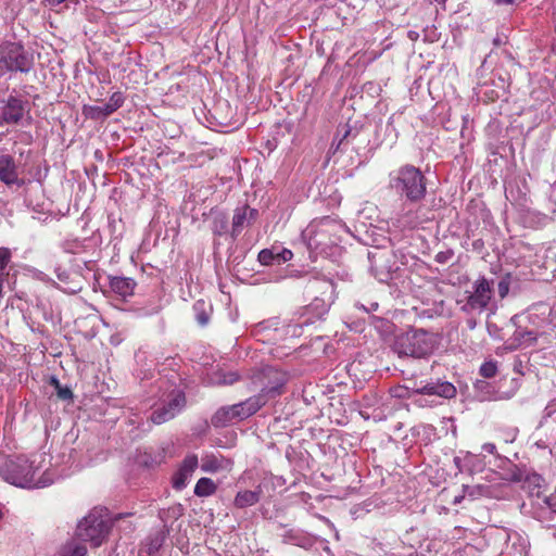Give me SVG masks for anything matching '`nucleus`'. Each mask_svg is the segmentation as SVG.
Masks as SVG:
<instances>
[{
  "label": "nucleus",
  "mask_w": 556,
  "mask_h": 556,
  "mask_svg": "<svg viewBox=\"0 0 556 556\" xmlns=\"http://www.w3.org/2000/svg\"><path fill=\"white\" fill-rule=\"evenodd\" d=\"M439 344L440 337L437 333L410 327L395 337L392 348L400 357L428 358Z\"/></svg>",
  "instance_id": "nucleus-1"
},
{
  "label": "nucleus",
  "mask_w": 556,
  "mask_h": 556,
  "mask_svg": "<svg viewBox=\"0 0 556 556\" xmlns=\"http://www.w3.org/2000/svg\"><path fill=\"white\" fill-rule=\"evenodd\" d=\"M37 470L38 468L34 466V462L24 456H17L5 459L0 467V476L5 482L18 488L39 489L52 484L53 480L47 471L39 479H36Z\"/></svg>",
  "instance_id": "nucleus-2"
},
{
  "label": "nucleus",
  "mask_w": 556,
  "mask_h": 556,
  "mask_svg": "<svg viewBox=\"0 0 556 556\" xmlns=\"http://www.w3.org/2000/svg\"><path fill=\"white\" fill-rule=\"evenodd\" d=\"M390 188L409 203H419L427 193V179L414 165H403L390 174Z\"/></svg>",
  "instance_id": "nucleus-3"
},
{
  "label": "nucleus",
  "mask_w": 556,
  "mask_h": 556,
  "mask_svg": "<svg viewBox=\"0 0 556 556\" xmlns=\"http://www.w3.org/2000/svg\"><path fill=\"white\" fill-rule=\"evenodd\" d=\"M34 66V53L21 41L5 40L0 43V76L8 73L28 74Z\"/></svg>",
  "instance_id": "nucleus-4"
},
{
  "label": "nucleus",
  "mask_w": 556,
  "mask_h": 556,
  "mask_svg": "<svg viewBox=\"0 0 556 556\" xmlns=\"http://www.w3.org/2000/svg\"><path fill=\"white\" fill-rule=\"evenodd\" d=\"M111 519L103 509H92L77 525L75 534L85 542H90L92 546H100L108 538L111 529Z\"/></svg>",
  "instance_id": "nucleus-5"
},
{
  "label": "nucleus",
  "mask_w": 556,
  "mask_h": 556,
  "mask_svg": "<svg viewBox=\"0 0 556 556\" xmlns=\"http://www.w3.org/2000/svg\"><path fill=\"white\" fill-rule=\"evenodd\" d=\"M2 103L0 126L3 124L20 125L25 117L31 119L29 101L18 94L16 90H13L7 99L2 100Z\"/></svg>",
  "instance_id": "nucleus-6"
},
{
  "label": "nucleus",
  "mask_w": 556,
  "mask_h": 556,
  "mask_svg": "<svg viewBox=\"0 0 556 556\" xmlns=\"http://www.w3.org/2000/svg\"><path fill=\"white\" fill-rule=\"evenodd\" d=\"M492 295V283L485 277H480L473 282L472 292L467 296L463 309L466 312H482L488 307Z\"/></svg>",
  "instance_id": "nucleus-7"
},
{
  "label": "nucleus",
  "mask_w": 556,
  "mask_h": 556,
  "mask_svg": "<svg viewBox=\"0 0 556 556\" xmlns=\"http://www.w3.org/2000/svg\"><path fill=\"white\" fill-rule=\"evenodd\" d=\"M283 383H280L273 388H265L263 392L249 397L248 400L237 403V407L239 410V419H245L252 415H254L258 409H261L267 402L266 395L270 394L271 396H276L280 394V389Z\"/></svg>",
  "instance_id": "nucleus-8"
},
{
  "label": "nucleus",
  "mask_w": 556,
  "mask_h": 556,
  "mask_svg": "<svg viewBox=\"0 0 556 556\" xmlns=\"http://www.w3.org/2000/svg\"><path fill=\"white\" fill-rule=\"evenodd\" d=\"M413 390L418 394L437 395L443 399H452L456 395L455 386L441 378H430L427 381H420L419 386Z\"/></svg>",
  "instance_id": "nucleus-9"
},
{
  "label": "nucleus",
  "mask_w": 556,
  "mask_h": 556,
  "mask_svg": "<svg viewBox=\"0 0 556 556\" xmlns=\"http://www.w3.org/2000/svg\"><path fill=\"white\" fill-rule=\"evenodd\" d=\"M258 217V211L248 204L237 207L233 211L230 238L235 241L245 227L251 226Z\"/></svg>",
  "instance_id": "nucleus-10"
},
{
  "label": "nucleus",
  "mask_w": 556,
  "mask_h": 556,
  "mask_svg": "<svg viewBox=\"0 0 556 556\" xmlns=\"http://www.w3.org/2000/svg\"><path fill=\"white\" fill-rule=\"evenodd\" d=\"M370 261V269L376 279L380 282H387L392 279L394 271L392 255L386 252L372 253L368 255Z\"/></svg>",
  "instance_id": "nucleus-11"
},
{
  "label": "nucleus",
  "mask_w": 556,
  "mask_h": 556,
  "mask_svg": "<svg viewBox=\"0 0 556 556\" xmlns=\"http://www.w3.org/2000/svg\"><path fill=\"white\" fill-rule=\"evenodd\" d=\"M199 466L198 456L194 454L187 455L181 462L177 471L173 475V488L180 491L186 488L189 479Z\"/></svg>",
  "instance_id": "nucleus-12"
},
{
  "label": "nucleus",
  "mask_w": 556,
  "mask_h": 556,
  "mask_svg": "<svg viewBox=\"0 0 556 556\" xmlns=\"http://www.w3.org/2000/svg\"><path fill=\"white\" fill-rule=\"evenodd\" d=\"M0 181L7 186H24L25 181L18 178L17 166L13 156L9 154L0 155Z\"/></svg>",
  "instance_id": "nucleus-13"
},
{
  "label": "nucleus",
  "mask_w": 556,
  "mask_h": 556,
  "mask_svg": "<svg viewBox=\"0 0 556 556\" xmlns=\"http://www.w3.org/2000/svg\"><path fill=\"white\" fill-rule=\"evenodd\" d=\"M312 288L324 289L323 294H328L327 300L324 298H315L314 301L308 306L311 311L315 312L317 317H321L329 311L331 295L333 293L334 287L331 281L325 280L313 282Z\"/></svg>",
  "instance_id": "nucleus-14"
},
{
  "label": "nucleus",
  "mask_w": 556,
  "mask_h": 556,
  "mask_svg": "<svg viewBox=\"0 0 556 556\" xmlns=\"http://www.w3.org/2000/svg\"><path fill=\"white\" fill-rule=\"evenodd\" d=\"M293 257V253L289 249H282L279 252L275 251V248L271 249H263L258 253V261L262 265L269 266V265H281L288 261H290Z\"/></svg>",
  "instance_id": "nucleus-15"
},
{
  "label": "nucleus",
  "mask_w": 556,
  "mask_h": 556,
  "mask_svg": "<svg viewBox=\"0 0 556 556\" xmlns=\"http://www.w3.org/2000/svg\"><path fill=\"white\" fill-rule=\"evenodd\" d=\"M109 285L112 292L126 299L134 294L136 281L127 277H111Z\"/></svg>",
  "instance_id": "nucleus-16"
},
{
  "label": "nucleus",
  "mask_w": 556,
  "mask_h": 556,
  "mask_svg": "<svg viewBox=\"0 0 556 556\" xmlns=\"http://www.w3.org/2000/svg\"><path fill=\"white\" fill-rule=\"evenodd\" d=\"M233 419H239V410L236 404L220 407L212 416V425L214 427H224Z\"/></svg>",
  "instance_id": "nucleus-17"
},
{
  "label": "nucleus",
  "mask_w": 556,
  "mask_h": 556,
  "mask_svg": "<svg viewBox=\"0 0 556 556\" xmlns=\"http://www.w3.org/2000/svg\"><path fill=\"white\" fill-rule=\"evenodd\" d=\"M262 496V489L257 486L255 490L239 491L233 500V506L237 508H247L255 505Z\"/></svg>",
  "instance_id": "nucleus-18"
},
{
  "label": "nucleus",
  "mask_w": 556,
  "mask_h": 556,
  "mask_svg": "<svg viewBox=\"0 0 556 556\" xmlns=\"http://www.w3.org/2000/svg\"><path fill=\"white\" fill-rule=\"evenodd\" d=\"M87 547L85 541L79 539L76 534L75 538L66 541L60 548V556H86Z\"/></svg>",
  "instance_id": "nucleus-19"
},
{
  "label": "nucleus",
  "mask_w": 556,
  "mask_h": 556,
  "mask_svg": "<svg viewBox=\"0 0 556 556\" xmlns=\"http://www.w3.org/2000/svg\"><path fill=\"white\" fill-rule=\"evenodd\" d=\"M165 408L173 413L174 416L179 414L182 408L186 406V396L184 391L179 389H174L169 395L168 400L163 405Z\"/></svg>",
  "instance_id": "nucleus-20"
},
{
  "label": "nucleus",
  "mask_w": 556,
  "mask_h": 556,
  "mask_svg": "<svg viewBox=\"0 0 556 556\" xmlns=\"http://www.w3.org/2000/svg\"><path fill=\"white\" fill-rule=\"evenodd\" d=\"M545 505L541 506L538 511V518L540 521L545 522L547 527L556 526V503L552 502L551 498L544 501Z\"/></svg>",
  "instance_id": "nucleus-21"
},
{
  "label": "nucleus",
  "mask_w": 556,
  "mask_h": 556,
  "mask_svg": "<svg viewBox=\"0 0 556 556\" xmlns=\"http://www.w3.org/2000/svg\"><path fill=\"white\" fill-rule=\"evenodd\" d=\"M83 114L90 119H104L112 114L106 104L103 105H84Z\"/></svg>",
  "instance_id": "nucleus-22"
},
{
  "label": "nucleus",
  "mask_w": 556,
  "mask_h": 556,
  "mask_svg": "<svg viewBox=\"0 0 556 556\" xmlns=\"http://www.w3.org/2000/svg\"><path fill=\"white\" fill-rule=\"evenodd\" d=\"M217 486L210 478H200L194 486V494L200 497L210 496L215 493Z\"/></svg>",
  "instance_id": "nucleus-23"
},
{
  "label": "nucleus",
  "mask_w": 556,
  "mask_h": 556,
  "mask_svg": "<svg viewBox=\"0 0 556 556\" xmlns=\"http://www.w3.org/2000/svg\"><path fill=\"white\" fill-rule=\"evenodd\" d=\"M185 508L181 504H175L166 509L160 511V518L164 522V528L168 529L166 523L174 521L184 515Z\"/></svg>",
  "instance_id": "nucleus-24"
},
{
  "label": "nucleus",
  "mask_w": 556,
  "mask_h": 556,
  "mask_svg": "<svg viewBox=\"0 0 556 556\" xmlns=\"http://www.w3.org/2000/svg\"><path fill=\"white\" fill-rule=\"evenodd\" d=\"M212 231L215 236H223L230 231L228 217L226 216V214L218 213L214 215L212 219Z\"/></svg>",
  "instance_id": "nucleus-25"
},
{
  "label": "nucleus",
  "mask_w": 556,
  "mask_h": 556,
  "mask_svg": "<svg viewBox=\"0 0 556 556\" xmlns=\"http://www.w3.org/2000/svg\"><path fill=\"white\" fill-rule=\"evenodd\" d=\"M223 462L224 459L222 457L219 458L215 455H207L202 458L201 469L204 472H217L223 468Z\"/></svg>",
  "instance_id": "nucleus-26"
},
{
  "label": "nucleus",
  "mask_w": 556,
  "mask_h": 556,
  "mask_svg": "<svg viewBox=\"0 0 556 556\" xmlns=\"http://www.w3.org/2000/svg\"><path fill=\"white\" fill-rule=\"evenodd\" d=\"M514 338L519 344L527 343L532 345L536 342V333L531 330L517 329L514 333Z\"/></svg>",
  "instance_id": "nucleus-27"
},
{
  "label": "nucleus",
  "mask_w": 556,
  "mask_h": 556,
  "mask_svg": "<svg viewBox=\"0 0 556 556\" xmlns=\"http://www.w3.org/2000/svg\"><path fill=\"white\" fill-rule=\"evenodd\" d=\"M193 309L195 312V319L198 324L202 327L206 326L210 321V314L205 309V303L203 301L195 302Z\"/></svg>",
  "instance_id": "nucleus-28"
},
{
  "label": "nucleus",
  "mask_w": 556,
  "mask_h": 556,
  "mask_svg": "<svg viewBox=\"0 0 556 556\" xmlns=\"http://www.w3.org/2000/svg\"><path fill=\"white\" fill-rule=\"evenodd\" d=\"M174 417L175 416L173 415V413H169L167 408L161 406L151 414L150 419L153 424L161 425L173 419Z\"/></svg>",
  "instance_id": "nucleus-29"
},
{
  "label": "nucleus",
  "mask_w": 556,
  "mask_h": 556,
  "mask_svg": "<svg viewBox=\"0 0 556 556\" xmlns=\"http://www.w3.org/2000/svg\"><path fill=\"white\" fill-rule=\"evenodd\" d=\"M124 94L121 91H116L110 97L109 102L105 104L113 114L124 104Z\"/></svg>",
  "instance_id": "nucleus-30"
},
{
  "label": "nucleus",
  "mask_w": 556,
  "mask_h": 556,
  "mask_svg": "<svg viewBox=\"0 0 556 556\" xmlns=\"http://www.w3.org/2000/svg\"><path fill=\"white\" fill-rule=\"evenodd\" d=\"M12 258V252L9 248H0V276L4 275L7 267Z\"/></svg>",
  "instance_id": "nucleus-31"
},
{
  "label": "nucleus",
  "mask_w": 556,
  "mask_h": 556,
  "mask_svg": "<svg viewBox=\"0 0 556 556\" xmlns=\"http://www.w3.org/2000/svg\"><path fill=\"white\" fill-rule=\"evenodd\" d=\"M497 372L496 362H484L480 367V375L484 378H493Z\"/></svg>",
  "instance_id": "nucleus-32"
},
{
  "label": "nucleus",
  "mask_w": 556,
  "mask_h": 556,
  "mask_svg": "<svg viewBox=\"0 0 556 556\" xmlns=\"http://www.w3.org/2000/svg\"><path fill=\"white\" fill-rule=\"evenodd\" d=\"M511 276L510 274L505 275L497 283V293L501 299L507 296L510 288Z\"/></svg>",
  "instance_id": "nucleus-33"
},
{
  "label": "nucleus",
  "mask_w": 556,
  "mask_h": 556,
  "mask_svg": "<svg viewBox=\"0 0 556 556\" xmlns=\"http://www.w3.org/2000/svg\"><path fill=\"white\" fill-rule=\"evenodd\" d=\"M55 392H56V396L62 401L70 402L73 400V392H72L71 388L67 386L61 384L59 388H56Z\"/></svg>",
  "instance_id": "nucleus-34"
},
{
  "label": "nucleus",
  "mask_w": 556,
  "mask_h": 556,
  "mask_svg": "<svg viewBox=\"0 0 556 556\" xmlns=\"http://www.w3.org/2000/svg\"><path fill=\"white\" fill-rule=\"evenodd\" d=\"M168 532H169V529H165L164 531L160 532L155 539H153L151 541L150 548H149L150 552H155L162 546V544L165 540V536Z\"/></svg>",
  "instance_id": "nucleus-35"
},
{
  "label": "nucleus",
  "mask_w": 556,
  "mask_h": 556,
  "mask_svg": "<svg viewBox=\"0 0 556 556\" xmlns=\"http://www.w3.org/2000/svg\"><path fill=\"white\" fill-rule=\"evenodd\" d=\"M239 380L238 374L230 371L227 374H223L222 377L218 379V383L220 384H232L236 381Z\"/></svg>",
  "instance_id": "nucleus-36"
},
{
  "label": "nucleus",
  "mask_w": 556,
  "mask_h": 556,
  "mask_svg": "<svg viewBox=\"0 0 556 556\" xmlns=\"http://www.w3.org/2000/svg\"><path fill=\"white\" fill-rule=\"evenodd\" d=\"M283 542L299 544V534L294 530H289L283 534Z\"/></svg>",
  "instance_id": "nucleus-37"
},
{
  "label": "nucleus",
  "mask_w": 556,
  "mask_h": 556,
  "mask_svg": "<svg viewBox=\"0 0 556 556\" xmlns=\"http://www.w3.org/2000/svg\"><path fill=\"white\" fill-rule=\"evenodd\" d=\"M58 279L61 282H67L70 280V274L66 269L62 268L61 266H56L54 269Z\"/></svg>",
  "instance_id": "nucleus-38"
},
{
  "label": "nucleus",
  "mask_w": 556,
  "mask_h": 556,
  "mask_svg": "<svg viewBox=\"0 0 556 556\" xmlns=\"http://www.w3.org/2000/svg\"><path fill=\"white\" fill-rule=\"evenodd\" d=\"M379 304L377 302H371L369 304V306H365L364 304H361V303H355V307L358 308V309H362L366 313H371V312H375L377 311Z\"/></svg>",
  "instance_id": "nucleus-39"
},
{
  "label": "nucleus",
  "mask_w": 556,
  "mask_h": 556,
  "mask_svg": "<svg viewBox=\"0 0 556 556\" xmlns=\"http://www.w3.org/2000/svg\"><path fill=\"white\" fill-rule=\"evenodd\" d=\"M453 256V252L452 251H446V252H439L437 255H435V261L440 264H444L446 263L451 257Z\"/></svg>",
  "instance_id": "nucleus-40"
},
{
  "label": "nucleus",
  "mask_w": 556,
  "mask_h": 556,
  "mask_svg": "<svg viewBox=\"0 0 556 556\" xmlns=\"http://www.w3.org/2000/svg\"><path fill=\"white\" fill-rule=\"evenodd\" d=\"M79 247H80V244H79L78 241L66 242L64 244V251L66 253H73L74 254V253H76V249L79 248Z\"/></svg>",
  "instance_id": "nucleus-41"
},
{
  "label": "nucleus",
  "mask_w": 556,
  "mask_h": 556,
  "mask_svg": "<svg viewBox=\"0 0 556 556\" xmlns=\"http://www.w3.org/2000/svg\"><path fill=\"white\" fill-rule=\"evenodd\" d=\"M495 450H496V446L493 443H484L482 445V451H484L489 454H493L495 452Z\"/></svg>",
  "instance_id": "nucleus-42"
},
{
  "label": "nucleus",
  "mask_w": 556,
  "mask_h": 556,
  "mask_svg": "<svg viewBox=\"0 0 556 556\" xmlns=\"http://www.w3.org/2000/svg\"><path fill=\"white\" fill-rule=\"evenodd\" d=\"M351 134V129H345L342 137L340 138L339 140V143L337 146V148H340V146L343 143V141L350 136Z\"/></svg>",
  "instance_id": "nucleus-43"
},
{
  "label": "nucleus",
  "mask_w": 556,
  "mask_h": 556,
  "mask_svg": "<svg viewBox=\"0 0 556 556\" xmlns=\"http://www.w3.org/2000/svg\"><path fill=\"white\" fill-rule=\"evenodd\" d=\"M50 384L53 386L55 390H56V388H59L61 386L59 379L55 377H51Z\"/></svg>",
  "instance_id": "nucleus-44"
},
{
  "label": "nucleus",
  "mask_w": 556,
  "mask_h": 556,
  "mask_svg": "<svg viewBox=\"0 0 556 556\" xmlns=\"http://www.w3.org/2000/svg\"><path fill=\"white\" fill-rule=\"evenodd\" d=\"M495 3L497 5H502V4H514L515 3V0H495Z\"/></svg>",
  "instance_id": "nucleus-45"
},
{
  "label": "nucleus",
  "mask_w": 556,
  "mask_h": 556,
  "mask_svg": "<svg viewBox=\"0 0 556 556\" xmlns=\"http://www.w3.org/2000/svg\"><path fill=\"white\" fill-rule=\"evenodd\" d=\"M159 309H160V307H159V306H154V307H152L151 309H149V311L144 312V313H143V315H152V314H155V313H157V312H159Z\"/></svg>",
  "instance_id": "nucleus-46"
},
{
  "label": "nucleus",
  "mask_w": 556,
  "mask_h": 556,
  "mask_svg": "<svg viewBox=\"0 0 556 556\" xmlns=\"http://www.w3.org/2000/svg\"><path fill=\"white\" fill-rule=\"evenodd\" d=\"M408 37L412 40H416L418 38V33L410 30V31H408Z\"/></svg>",
  "instance_id": "nucleus-47"
},
{
  "label": "nucleus",
  "mask_w": 556,
  "mask_h": 556,
  "mask_svg": "<svg viewBox=\"0 0 556 556\" xmlns=\"http://www.w3.org/2000/svg\"><path fill=\"white\" fill-rule=\"evenodd\" d=\"M442 9H445V3L447 0H434Z\"/></svg>",
  "instance_id": "nucleus-48"
},
{
  "label": "nucleus",
  "mask_w": 556,
  "mask_h": 556,
  "mask_svg": "<svg viewBox=\"0 0 556 556\" xmlns=\"http://www.w3.org/2000/svg\"><path fill=\"white\" fill-rule=\"evenodd\" d=\"M460 462H462V460H460V458H459V457H455V458H454V463H455L456 467H457L459 470H460Z\"/></svg>",
  "instance_id": "nucleus-49"
},
{
  "label": "nucleus",
  "mask_w": 556,
  "mask_h": 556,
  "mask_svg": "<svg viewBox=\"0 0 556 556\" xmlns=\"http://www.w3.org/2000/svg\"><path fill=\"white\" fill-rule=\"evenodd\" d=\"M2 287H3V280L0 277V299L2 298Z\"/></svg>",
  "instance_id": "nucleus-50"
},
{
  "label": "nucleus",
  "mask_w": 556,
  "mask_h": 556,
  "mask_svg": "<svg viewBox=\"0 0 556 556\" xmlns=\"http://www.w3.org/2000/svg\"><path fill=\"white\" fill-rule=\"evenodd\" d=\"M315 245L317 247L319 244V241L314 240Z\"/></svg>",
  "instance_id": "nucleus-51"
}]
</instances>
